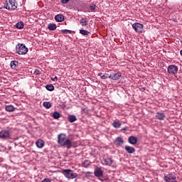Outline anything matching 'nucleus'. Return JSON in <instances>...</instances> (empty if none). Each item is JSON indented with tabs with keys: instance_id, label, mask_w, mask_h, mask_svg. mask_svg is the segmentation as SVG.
<instances>
[{
	"instance_id": "7",
	"label": "nucleus",
	"mask_w": 182,
	"mask_h": 182,
	"mask_svg": "<svg viewBox=\"0 0 182 182\" xmlns=\"http://www.w3.org/2000/svg\"><path fill=\"white\" fill-rule=\"evenodd\" d=\"M177 177H176V175L173 173L167 174L165 176V181L166 182H176Z\"/></svg>"
},
{
	"instance_id": "32",
	"label": "nucleus",
	"mask_w": 182,
	"mask_h": 182,
	"mask_svg": "<svg viewBox=\"0 0 182 182\" xmlns=\"http://www.w3.org/2000/svg\"><path fill=\"white\" fill-rule=\"evenodd\" d=\"M61 32H63V33H72V31L68 29L62 30Z\"/></svg>"
},
{
	"instance_id": "18",
	"label": "nucleus",
	"mask_w": 182,
	"mask_h": 182,
	"mask_svg": "<svg viewBox=\"0 0 182 182\" xmlns=\"http://www.w3.org/2000/svg\"><path fill=\"white\" fill-rule=\"evenodd\" d=\"M89 22V19L86 18H82L80 20V23L82 26H86Z\"/></svg>"
},
{
	"instance_id": "21",
	"label": "nucleus",
	"mask_w": 182,
	"mask_h": 182,
	"mask_svg": "<svg viewBox=\"0 0 182 182\" xmlns=\"http://www.w3.org/2000/svg\"><path fill=\"white\" fill-rule=\"evenodd\" d=\"M68 119V122H70V123H73V122H76V120H77V119L76 118V116H75V115H69Z\"/></svg>"
},
{
	"instance_id": "36",
	"label": "nucleus",
	"mask_w": 182,
	"mask_h": 182,
	"mask_svg": "<svg viewBox=\"0 0 182 182\" xmlns=\"http://www.w3.org/2000/svg\"><path fill=\"white\" fill-rule=\"evenodd\" d=\"M51 80H53V82H58V77L56 76L54 78L51 77Z\"/></svg>"
},
{
	"instance_id": "19",
	"label": "nucleus",
	"mask_w": 182,
	"mask_h": 182,
	"mask_svg": "<svg viewBox=\"0 0 182 182\" xmlns=\"http://www.w3.org/2000/svg\"><path fill=\"white\" fill-rule=\"evenodd\" d=\"M18 65H19V63L16 60H13L10 63L11 69H16V66H18Z\"/></svg>"
},
{
	"instance_id": "31",
	"label": "nucleus",
	"mask_w": 182,
	"mask_h": 182,
	"mask_svg": "<svg viewBox=\"0 0 182 182\" xmlns=\"http://www.w3.org/2000/svg\"><path fill=\"white\" fill-rule=\"evenodd\" d=\"M90 11H91L92 12H95V11H96V4H92L90 5Z\"/></svg>"
},
{
	"instance_id": "23",
	"label": "nucleus",
	"mask_w": 182,
	"mask_h": 182,
	"mask_svg": "<svg viewBox=\"0 0 182 182\" xmlns=\"http://www.w3.org/2000/svg\"><path fill=\"white\" fill-rule=\"evenodd\" d=\"M56 28L58 27L55 23H49L48 26V28L49 29V31H55Z\"/></svg>"
},
{
	"instance_id": "38",
	"label": "nucleus",
	"mask_w": 182,
	"mask_h": 182,
	"mask_svg": "<svg viewBox=\"0 0 182 182\" xmlns=\"http://www.w3.org/2000/svg\"><path fill=\"white\" fill-rule=\"evenodd\" d=\"M87 174H90V173H89V172H87Z\"/></svg>"
},
{
	"instance_id": "37",
	"label": "nucleus",
	"mask_w": 182,
	"mask_h": 182,
	"mask_svg": "<svg viewBox=\"0 0 182 182\" xmlns=\"http://www.w3.org/2000/svg\"><path fill=\"white\" fill-rule=\"evenodd\" d=\"M122 130L126 131V130H127V128H126V127H125V128H123Z\"/></svg>"
},
{
	"instance_id": "33",
	"label": "nucleus",
	"mask_w": 182,
	"mask_h": 182,
	"mask_svg": "<svg viewBox=\"0 0 182 182\" xmlns=\"http://www.w3.org/2000/svg\"><path fill=\"white\" fill-rule=\"evenodd\" d=\"M41 182H51L49 178H44Z\"/></svg>"
},
{
	"instance_id": "27",
	"label": "nucleus",
	"mask_w": 182,
	"mask_h": 182,
	"mask_svg": "<svg viewBox=\"0 0 182 182\" xmlns=\"http://www.w3.org/2000/svg\"><path fill=\"white\" fill-rule=\"evenodd\" d=\"M46 88L47 89V90L52 92L55 89V87H53V85L50 84V85H47L46 86Z\"/></svg>"
},
{
	"instance_id": "6",
	"label": "nucleus",
	"mask_w": 182,
	"mask_h": 182,
	"mask_svg": "<svg viewBox=\"0 0 182 182\" xmlns=\"http://www.w3.org/2000/svg\"><path fill=\"white\" fill-rule=\"evenodd\" d=\"M132 28L135 31V32H137L138 33L143 32V24L140 23H133Z\"/></svg>"
},
{
	"instance_id": "16",
	"label": "nucleus",
	"mask_w": 182,
	"mask_h": 182,
	"mask_svg": "<svg viewBox=\"0 0 182 182\" xmlns=\"http://www.w3.org/2000/svg\"><path fill=\"white\" fill-rule=\"evenodd\" d=\"M156 117L158 120H164L166 119V114L163 112H156Z\"/></svg>"
},
{
	"instance_id": "28",
	"label": "nucleus",
	"mask_w": 182,
	"mask_h": 182,
	"mask_svg": "<svg viewBox=\"0 0 182 182\" xmlns=\"http://www.w3.org/2000/svg\"><path fill=\"white\" fill-rule=\"evenodd\" d=\"M80 33H81V35L87 36V35H89V33H90V32H89L86 30H84V29H81V30H80Z\"/></svg>"
},
{
	"instance_id": "17",
	"label": "nucleus",
	"mask_w": 182,
	"mask_h": 182,
	"mask_svg": "<svg viewBox=\"0 0 182 182\" xmlns=\"http://www.w3.org/2000/svg\"><path fill=\"white\" fill-rule=\"evenodd\" d=\"M55 19L57 22H63V21H65V16L62 14H58L55 16Z\"/></svg>"
},
{
	"instance_id": "20",
	"label": "nucleus",
	"mask_w": 182,
	"mask_h": 182,
	"mask_svg": "<svg viewBox=\"0 0 182 182\" xmlns=\"http://www.w3.org/2000/svg\"><path fill=\"white\" fill-rule=\"evenodd\" d=\"M5 110L6 112H15V108L14 107L13 105H6L5 107Z\"/></svg>"
},
{
	"instance_id": "12",
	"label": "nucleus",
	"mask_w": 182,
	"mask_h": 182,
	"mask_svg": "<svg viewBox=\"0 0 182 182\" xmlns=\"http://www.w3.org/2000/svg\"><path fill=\"white\" fill-rule=\"evenodd\" d=\"M9 137V131L2 130L0 132V139H8Z\"/></svg>"
},
{
	"instance_id": "29",
	"label": "nucleus",
	"mask_w": 182,
	"mask_h": 182,
	"mask_svg": "<svg viewBox=\"0 0 182 182\" xmlns=\"http://www.w3.org/2000/svg\"><path fill=\"white\" fill-rule=\"evenodd\" d=\"M53 119H59L60 117V113H59L58 112H55L53 114Z\"/></svg>"
},
{
	"instance_id": "9",
	"label": "nucleus",
	"mask_w": 182,
	"mask_h": 182,
	"mask_svg": "<svg viewBox=\"0 0 182 182\" xmlns=\"http://www.w3.org/2000/svg\"><path fill=\"white\" fill-rule=\"evenodd\" d=\"M124 143V141L123 140V138L119 136H118L114 140V144L117 145V147H122Z\"/></svg>"
},
{
	"instance_id": "2",
	"label": "nucleus",
	"mask_w": 182,
	"mask_h": 182,
	"mask_svg": "<svg viewBox=\"0 0 182 182\" xmlns=\"http://www.w3.org/2000/svg\"><path fill=\"white\" fill-rule=\"evenodd\" d=\"M62 173L66 178L73 179L77 177V173H73L70 169H64L62 171Z\"/></svg>"
},
{
	"instance_id": "30",
	"label": "nucleus",
	"mask_w": 182,
	"mask_h": 182,
	"mask_svg": "<svg viewBox=\"0 0 182 182\" xmlns=\"http://www.w3.org/2000/svg\"><path fill=\"white\" fill-rule=\"evenodd\" d=\"M82 166L83 167H89V166H90V161H87V160H85L83 161L82 163Z\"/></svg>"
},
{
	"instance_id": "15",
	"label": "nucleus",
	"mask_w": 182,
	"mask_h": 182,
	"mask_svg": "<svg viewBox=\"0 0 182 182\" xmlns=\"http://www.w3.org/2000/svg\"><path fill=\"white\" fill-rule=\"evenodd\" d=\"M128 141L130 144H137V138L134 136H131L128 138Z\"/></svg>"
},
{
	"instance_id": "22",
	"label": "nucleus",
	"mask_w": 182,
	"mask_h": 182,
	"mask_svg": "<svg viewBox=\"0 0 182 182\" xmlns=\"http://www.w3.org/2000/svg\"><path fill=\"white\" fill-rule=\"evenodd\" d=\"M112 126L113 127H114V129H120L122 124L118 121H114V122L112 123Z\"/></svg>"
},
{
	"instance_id": "3",
	"label": "nucleus",
	"mask_w": 182,
	"mask_h": 182,
	"mask_svg": "<svg viewBox=\"0 0 182 182\" xmlns=\"http://www.w3.org/2000/svg\"><path fill=\"white\" fill-rule=\"evenodd\" d=\"M16 51L18 55H26L28 53V48L25 46V44H18L16 46Z\"/></svg>"
},
{
	"instance_id": "5",
	"label": "nucleus",
	"mask_w": 182,
	"mask_h": 182,
	"mask_svg": "<svg viewBox=\"0 0 182 182\" xmlns=\"http://www.w3.org/2000/svg\"><path fill=\"white\" fill-rule=\"evenodd\" d=\"M177 72H178V67L175 65H171L168 67V73L169 75H176Z\"/></svg>"
},
{
	"instance_id": "35",
	"label": "nucleus",
	"mask_w": 182,
	"mask_h": 182,
	"mask_svg": "<svg viewBox=\"0 0 182 182\" xmlns=\"http://www.w3.org/2000/svg\"><path fill=\"white\" fill-rule=\"evenodd\" d=\"M35 73L36 75H41V71H39V70H36Z\"/></svg>"
},
{
	"instance_id": "13",
	"label": "nucleus",
	"mask_w": 182,
	"mask_h": 182,
	"mask_svg": "<svg viewBox=\"0 0 182 182\" xmlns=\"http://www.w3.org/2000/svg\"><path fill=\"white\" fill-rule=\"evenodd\" d=\"M36 146H37L38 149H43L45 146V141L42 139H38L36 141Z\"/></svg>"
},
{
	"instance_id": "26",
	"label": "nucleus",
	"mask_w": 182,
	"mask_h": 182,
	"mask_svg": "<svg viewBox=\"0 0 182 182\" xmlns=\"http://www.w3.org/2000/svg\"><path fill=\"white\" fill-rule=\"evenodd\" d=\"M23 26H24L23 22H22V21H20V22H18V23H17L16 24V27L18 29H23Z\"/></svg>"
},
{
	"instance_id": "10",
	"label": "nucleus",
	"mask_w": 182,
	"mask_h": 182,
	"mask_svg": "<svg viewBox=\"0 0 182 182\" xmlns=\"http://www.w3.org/2000/svg\"><path fill=\"white\" fill-rule=\"evenodd\" d=\"M122 77V73H117L114 75H109V79H112V80H119Z\"/></svg>"
},
{
	"instance_id": "25",
	"label": "nucleus",
	"mask_w": 182,
	"mask_h": 182,
	"mask_svg": "<svg viewBox=\"0 0 182 182\" xmlns=\"http://www.w3.org/2000/svg\"><path fill=\"white\" fill-rule=\"evenodd\" d=\"M43 106L46 107V109H50V107H52V105L49 102H44Z\"/></svg>"
},
{
	"instance_id": "24",
	"label": "nucleus",
	"mask_w": 182,
	"mask_h": 182,
	"mask_svg": "<svg viewBox=\"0 0 182 182\" xmlns=\"http://www.w3.org/2000/svg\"><path fill=\"white\" fill-rule=\"evenodd\" d=\"M98 76H100L101 77V79H107V77H109L110 75H109V74L107 73H100L98 74Z\"/></svg>"
},
{
	"instance_id": "1",
	"label": "nucleus",
	"mask_w": 182,
	"mask_h": 182,
	"mask_svg": "<svg viewBox=\"0 0 182 182\" xmlns=\"http://www.w3.org/2000/svg\"><path fill=\"white\" fill-rule=\"evenodd\" d=\"M58 143L62 147H66L68 150L72 147V141L69 139H66V134H60L58 136Z\"/></svg>"
},
{
	"instance_id": "34",
	"label": "nucleus",
	"mask_w": 182,
	"mask_h": 182,
	"mask_svg": "<svg viewBox=\"0 0 182 182\" xmlns=\"http://www.w3.org/2000/svg\"><path fill=\"white\" fill-rule=\"evenodd\" d=\"M70 0H61L62 4H68Z\"/></svg>"
},
{
	"instance_id": "4",
	"label": "nucleus",
	"mask_w": 182,
	"mask_h": 182,
	"mask_svg": "<svg viewBox=\"0 0 182 182\" xmlns=\"http://www.w3.org/2000/svg\"><path fill=\"white\" fill-rule=\"evenodd\" d=\"M6 9H16V4H15V0H9V2L6 1L4 4Z\"/></svg>"
},
{
	"instance_id": "8",
	"label": "nucleus",
	"mask_w": 182,
	"mask_h": 182,
	"mask_svg": "<svg viewBox=\"0 0 182 182\" xmlns=\"http://www.w3.org/2000/svg\"><path fill=\"white\" fill-rule=\"evenodd\" d=\"M101 163L103 164V166H112L113 164V160H112L111 158H103L101 161Z\"/></svg>"
},
{
	"instance_id": "11",
	"label": "nucleus",
	"mask_w": 182,
	"mask_h": 182,
	"mask_svg": "<svg viewBox=\"0 0 182 182\" xmlns=\"http://www.w3.org/2000/svg\"><path fill=\"white\" fill-rule=\"evenodd\" d=\"M94 174L95 177H102L103 176V171L100 168H96L94 171Z\"/></svg>"
},
{
	"instance_id": "14",
	"label": "nucleus",
	"mask_w": 182,
	"mask_h": 182,
	"mask_svg": "<svg viewBox=\"0 0 182 182\" xmlns=\"http://www.w3.org/2000/svg\"><path fill=\"white\" fill-rule=\"evenodd\" d=\"M124 149L125 151H127V153H129V154H133V153L136 151V149L130 146L127 145L125 146Z\"/></svg>"
}]
</instances>
